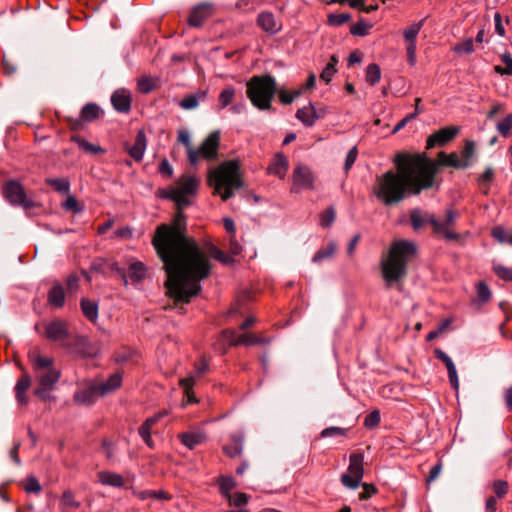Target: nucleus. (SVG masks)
Returning a JSON list of instances; mask_svg holds the SVG:
<instances>
[{
	"label": "nucleus",
	"mask_w": 512,
	"mask_h": 512,
	"mask_svg": "<svg viewBox=\"0 0 512 512\" xmlns=\"http://www.w3.org/2000/svg\"><path fill=\"white\" fill-rule=\"evenodd\" d=\"M153 246L163 263L167 292L176 302L189 303L201 291L200 282L210 275L212 264L197 242L186 235V219L182 210L171 225L156 228Z\"/></svg>",
	"instance_id": "obj_1"
},
{
	"label": "nucleus",
	"mask_w": 512,
	"mask_h": 512,
	"mask_svg": "<svg viewBox=\"0 0 512 512\" xmlns=\"http://www.w3.org/2000/svg\"><path fill=\"white\" fill-rule=\"evenodd\" d=\"M394 163L396 171L388 170L376 177L374 194L385 206L398 205L409 195H418L432 188L441 166L455 169L470 166L467 161H461L456 152L447 154L444 151L438 153L437 161L425 154H398Z\"/></svg>",
	"instance_id": "obj_2"
},
{
	"label": "nucleus",
	"mask_w": 512,
	"mask_h": 512,
	"mask_svg": "<svg viewBox=\"0 0 512 512\" xmlns=\"http://www.w3.org/2000/svg\"><path fill=\"white\" fill-rule=\"evenodd\" d=\"M417 253L416 245L407 240L394 241L389 255L381 262L382 277L387 288L399 284L407 275V264Z\"/></svg>",
	"instance_id": "obj_3"
},
{
	"label": "nucleus",
	"mask_w": 512,
	"mask_h": 512,
	"mask_svg": "<svg viewBox=\"0 0 512 512\" xmlns=\"http://www.w3.org/2000/svg\"><path fill=\"white\" fill-rule=\"evenodd\" d=\"M207 183L214 189L213 195H219L223 201L233 197L235 191L244 187L239 160L224 161L217 168H209Z\"/></svg>",
	"instance_id": "obj_4"
},
{
	"label": "nucleus",
	"mask_w": 512,
	"mask_h": 512,
	"mask_svg": "<svg viewBox=\"0 0 512 512\" xmlns=\"http://www.w3.org/2000/svg\"><path fill=\"white\" fill-rule=\"evenodd\" d=\"M28 357L39 385L34 393L40 399L45 400L58 382L61 376L60 370L55 367L52 357L41 355L37 349L30 351Z\"/></svg>",
	"instance_id": "obj_5"
},
{
	"label": "nucleus",
	"mask_w": 512,
	"mask_h": 512,
	"mask_svg": "<svg viewBox=\"0 0 512 512\" xmlns=\"http://www.w3.org/2000/svg\"><path fill=\"white\" fill-rule=\"evenodd\" d=\"M246 86L247 97L255 108L261 111L272 110V101L278 91L275 77L271 74L253 76Z\"/></svg>",
	"instance_id": "obj_6"
},
{
	"label": "nucleus",
	"mask_w": 512,
	"mask_h": 512,
	"mask_svg": "<svg viewBox=\"0 0 512 512\" xmlns=\"http://www.w3.org/2000/svg\"><path fill=\"white\" fill-rule=\"evenodd\" d=\"M121 383L122 376L119 373L112 374L106 381L89 380L78 387L74 400L78 404L90 406L101 397L118 389Z\"/></svg>",
	"instance_id": "obj_7"
},
{
	"label": "nucleus",
	"mask_w": 512,
	"mask_h": 512,
	"mask_svg": "<svg viewBox=\"0 0 512 512\" xmlns=\"http://www.w3.org/2000/svg\"><path fill=\"white\" fill-rule=\"evenodd\" d=\"M199 180L195 176L183 175L177 181V186H171L167 190L162 191V197L175 202L176 208L183 210L190 205L187 195L196 193Z\"/></svg>",
	"instance_id": "obj_8"
},
{
	"label": "nucleus",
	"mask_w": 512,
	"mask_h": 512,
	"mask_svg": "<svg viewBox=\"0 0 512 512\" xmlns=\"http://www.w3.org/2000/svg\"><path fill=\"white\" fill-rule=\"evenodd\" d=\"M364 456L362 453H353L349 457L347 473L341 475V483L349 489H357L364 475Z\"/></svg>",
	"instance_id": "obj_9"
},
{
	"label": "nucleus",
	"mask_w": 512,
	"mask_h": 512,
	"mask_svg": "<svg viewBox=\"0 0 512 512\" xmlns=\"http://www.w3.org/2000/svg\"><path fill=\"white\" fill-rule=\"evenodd\" d=\"M220 146V132H211L201 143V145L194 149L196 153L195 165L199 162L200 158L208 162H214L218 159V150Z\"/></svg>",
	"instance_id": "obj_10"
},
{
	"label": "nucleus",
	"mask_w": 512,
	"mask_h": 512,
	"mask_svg": "<svg viewBox=\"0 0 512 512\" xmlns=\"http://www.w3.org/2000/svg\"><path fill=\"white\" fill-rule=\"evenodd\" d=\"M4 195L10 204L20 206L25 210L35 206L34 201L28 198L24 188L17 181L12 180L5 184Z\"/></svg>",
	"instance_id": "obj_11"
},
{
	"label": "nucleus",
	"mask_w": 512,
	"mask_h": 512,
	"mask_svg": "<svg viewBox=\"0 0 512 512\" xmlns=\"http://www.w3.org/2000/svg\"><path fill=\"white\" fill-rule=\"evenodd\" d=\"M91 268L104 275L122 280L124 285L128 284L125 268L121 267L116 261H111L101 257L95 258L91 263Z\"/></svg>",
	"instance_id": "obj_12"
},
{
	"label": "nucleus",
	"mask_w": 512,
	"mask_h": 512,
	"mask_svg": "<svg viewBox=\"0 0 512 512\" xmlns=\"http://www.w3.org/2000/svg\"><path fill=\"white\" fill-rule=\"evenodd\" d=\"M313 182L314 176L311 169L306 165L299 164L293 171L292 192L298 193L302 189H312Z\"/></svg>",
	"instance_id": "obj_13"
},
{
	"label": "nucleus",
	"mask_w": 512,
	"mask_h": 512,
	"mask_svg": "<svg viewBox=\"0 0 512 512\" xmlns=\"http://www.w3.org/2000/svg\"><path fill=\"white\" fill-rule=\"evenodd\" d=\"M410 222L415 231L422 229L426 224H430L433 231L440 230L438 219L434 214L423 211L420 208H414L409 213Z\"/></svg>",
	"instance_id": "obj_14"
},
{
	"label": "nucleus",
	"mask_w": 512,
	"mask_h": 512,
	"mask_svg": "<svg viewBox=\"0 0 512 512\" xmlns=\"http://www.w3.org/2000/svg\"><path fill=\"white\" fill-rule=\"evenodd\" d=\"M45 336L55 342H60L63 345L69 338L67 325L64 321L55 319L45 325Z\"/></svg>",
	"instance_id": "obj_15"
},
{
	"label": "nucleus",
	"mask_w": 512,
	"mask_h": 512,
	"mask_svg": "<svg viewBox=\"0 0 512 512\" xmlns=\"http://www.w3.org/2000/svg\"><path fill=\"white\" fill-rule=\"evenodd\" d=\"M459 129L457 127L448 126L444 127L432 135H430L427 139L426 148L431 149L435 146H443L446 143L453 140L458 134Z\"/></svg>",
	"instance_id": "obj_16"
},
{
	"label": "nucleus",
	"mask_w": 512,
	"mask_h": 512,
	"mask_svg": "<svg viewBox=\"0 0 512 512\" xmlns=\"http://www.w3.org/2000/svg\"><path fill=\"white\" fill-rule=\"evenodd\" d=\"M222 337L225 338L230 346L237 345H256L262 344L263 339L252 334H243L238 336L234 329H225L222 331Z\"/></svg>",
	"instance_id": "obj_17"
},
{
	"label": "nucleus",
	"mask_w": 512,
	"mask_h": 512,
	"mask_svg": "<svg viewBox=\"0 0 512 512\" xmlns=\"http://www.w3.org/2000/svg\"><path fill=\"white\" fill-rule=\"evenodd\" d=\"M457 212L448 209L445 212V218L443 221L438 220V224L440 226V230L434 231L436 234H443L445 239L448 241L452 240H458L460 238V235L456 232H453L450 228L454 226L456 218H457Z\"/></svg>",
	"instance_id": "obj_18"
},
{
	"label": "nucleus",
	"mask_w": 512,
	"mask_h": 512,
	"mask_svg": "<svg viewBox=\"0 0 512 512\" xmlns=\"http://www.w3.org/2000/svg\"><path fill=\"white\" fill-rule=\"evenodd\" d=\"M213 13V7L208 3H201L193 8L189 16V24L193 27H200L203 22Z\"/></svg>",
	"instance_id": "obj_19"
},
{
	"label": "nucleus",
	"mask_w": 512,
	"mask_h": 512,
	"mask_svg": "<svg viewBox=\"0 0 512 512\" xmlns=\"http://www.w3.org/2000/svg\"><path fill=\"white\" fill-rule=\"evenodd\" d=\"M296 118L305 126L311 127L314 125L316 120L322 118V114H318L313 104L309 103L308 106L297 110Z\"/></svg>",
	"instance_id": "obj_20"
},
{
	"label": "nucleus",
	"mask_w": 512,
	"mask_h": 512,
	"mask_svg": "<svg viewBox=\"0 0 512 512\" xmlns=\"http://www.w3.org/2000/svg\"><path fill=\"white\" fill-rule=\"evenodd\" d=\"M257 24L265 32L270 34H276L280 27L277 26L274 15L271 12H261L257 17Z\"/></svg>",
	"instance_id": "obj_21"
},
{
	"label": "nucleus",
	"mask_w": 512,
	"mask_h": 512,
	"mask_svg": "<svg viewBox=\"0 0 512 512\" xmlns=\"http://www.w3.org/2000/svg\"><path fill=\"white\" fill-rule=\"evenodd\" d=\"M48 303L52 307L61 308L65 303V291L60 283H55L48 292Z\"/></svg>",
	"instance_id": "obj_22"
},
{
	"label": "nucleus",
	"mask_w": 512,
	"mask_h": 512,
	"mask_svg": "<svg viewBox=\"0 0 512 512\" xmlns=\"http://www.w3.org/2000/svg\"><path fill=\"white\" fill-rule=\"evenodd\" d=\"M164 413H159L153 417L148 418L140 427H139V435L142 437L144 442L152 448L154 446L153 440L150 435V430L152 425H154L160 417H162Z\"/></svg>",
	"instance_id": "obj_23"
},
{
	"label": "nucleus",
	"mask_w": 512,
	"mask_h": 512,
	"mask_svg": "<svg viewBox=\"0 0 512 512\" xmlns=\"http://www.w3.org/2000/svg\"><path fill=\"white\" fill-rule=\"evenodd\" d=\"M178 438L183 445L192 450L204 442L205 435L201 432H184L179 434Z\"/></svg>",
	"instance_id": "obj_24"
},
{
	"label": "nucleus",
	"mask_w": 512,
	"mask_h": 512,
	"mask_svg": "<svg viewBox=\"0 0 512 512\" xmlns=\"http://www.w3.org/2000/svg\"><path fill=\"white\" fill-rule=\"evenodd\" d=\"M146 149V136L144 131L140 130L136 136L135 143L130 147V158L140 161L143 158Z\"/></svg>",
	"instance_id": "obj_25"
},
{
	"label": "nucleus",
	"mask_w": 512,
	"mask_h": 512,
	"mask_svg": "<svg viewBox=\"0 0 512 512\" xmlns=\"http://www.w3.org/2000/svg\"><path fill=\"white\" fill-rule=\"evenodd\" d=\"M111 103L118 112H128V93L125 89L116 90L111 96Z\"/></svg>",
	"instance_id": "obj_26"
},
{
	"label": "nucleus",
	"mask_w": 512,
	"mask_h": 512,
	"mask_svg": "<svg viewBox=\"0 0 512 512\" xmlns=\"http://www.w3.org/2000/svg\"><path fill=\"white\" fill-rule=\"evenodd\" d=\"M288 169V161L286 157L278 153L275 155L272 164L268 167V171L272 174L277 175L280 178H283Z\"/></svg>",
	"instance_id": "obj_27"
},
{
	"label": "nucleus",
	"mask_w": 512,
	"mask_h": 512,
	"mask_svg": "<svg viewBox=\"0 0 512 512\" xmlns=\"http://www.w3.org/2000/svg\"><path fill=\"white\" fill-rule=\"evenodd\" d=\"M31 377L29 374L25 373L21 376V378L17 381L15 386L16 399L19 403L25 404L27 402L25 393L30 387Z\"/></svg>",
	"instance_id": "obj_28"
},
{
	"label": "nucleus",
	"mask_w": 512,
	"mask_h": 512,
	"mask_svg": "<svg viewBox=\"0 0 512 512\" xmlns=\"http://www.w3.org/2000/svg\"><path fill=\"white\" fill-rule=\"evenodd\" d=\"M178 142L183 144L187 150V157L191 165H195L196 153L194 152L190 134L185 129L178 130Z\"/></svg>",
	"instance_id": "obj_29"
},
{
	"label": "nucleus",
	"mask_w": 512,
	"mask_h": 512,
	"mask_svg": "<svg viewBox=\"0 0 512 512\" xmlns=\"http://www.w3.org/2000/svg\"><path fill=\"white\" fill-rule=\"evenodd\" d=\"M202 251L206 255L207 259H209V257H212L226 265L231 264L233 262V260L230 256L226 255L223 251H221L219 248H217L212 243H208L206 245V250L202 249ZM208 261L210 262V260H208Z\"/></svg>",
	"instance_id": "obj_30"
},
{
	"label": "nucleus",
	"mask_w": 512,
	"mask_h": 512,
	"mask_svg": "<svg viewBox=\"0 0 512 512\" xmlns=\"http://www.w3.org/2000/svg\"><path fill=\"white\" fill-rule=\"evenodd\" d=\"M231 443L234 444V452L229 451V446L225 445L223 451L229 457H236L242 454L244 434L242 432H236L230 437Z\"/></svg>",
	"instance_id": "obj_31"
},
{
	"label": "nucleus",
	"mask_w": 512,
	"mask_h": 512,
	"mask_svg": "<svg viewBox=\"0 0 512 512\" xmlns=\"http://www.w3.org/2000/svg\"><path fill=\"white\" fill-rule=\"evenodd\" d=\"M337 250V244L330 242L326 246L321 247L313 256L312 261L314 263H321L325 260L331 259Z\"/></svg>",
	"instance_id": "obj_32"
},
{
	"label": "nucleus",
	"mask_w": 512,
	"mask_h": 512,
	"mask_svg": "<svg viewBox=\"0 0 512 512\" xmlns=\"http://www.w3.org/2000/svg\"><path fill=\"white\" fill-rule=\"evenodd\" d=\"M81 310L84 316L91 322L96 321L98 317V305L96 302L82 298L80 302Z\"/></svg>",
	"instance_id": "obj_33"
},
{
	"label": "nucleus",
	"mask_w": 512,
	"mask_h": 512,
	"mask_svg": "<svg viewBox=\"0 0 512 512\" xmlns=\"http://www.w3.org/2000/svg\"><path fill=\"white\" fill-rule=\"evenodd\" d=\"M99 481L104 485H110L113 487H121L124 484L123 478L112 472H99L98 473Z\"/></svg>",
	"instance_id": "obj_34"
},
{
	"label": "nucleus",
	"mask_w": 512,
	"mask_h": 512,
	"mask_svg": "<svg viewBox=\"0 0 512 512\" xmlns=\"http://www.w3.org/2000/svg\"><path fill=\"white\" fill-rule=\"evenodd\" d=\"M103 114V111L100 109V107L94 103H88L86 104L81 111V117L85 121H93L97 118H99Z\"/></svg>",
	"instance_id": "obj_35"
},
{
	"label": "nucleus",
	"mask_w": 512,
	"mask_h": 512,
	"mask_svg": "<svg viewBox=\"0 0 512 512\" xmlns=\"http://www.w3.org/2000/svg\"><path fill=\"white\" fill-rule=\"evenodd\" d=\"M206 96L205 92L199 94H190L185 96L179 103L180 107L185 110H192L198 107L199 99H204Z\"/></svg>",
	"instance_id": "obj_36"
},
{
	"label": "nucleus",
	"mask_w": 512,
	"mask_h": 512,
	"mask_svg": "<svg viewBox=\"0 0 512 512\" xmlns=\"http://www.w3.org/2000/svg\"><path fill=\"white\" fill-rule=\"evenodd\" d=\"M45 181L58 193L67 194L70 190V182L66 178H47Z\"/></svg>",
	"instance_id": "obj_37"
},
{
	"label": "nucleus",
	"mask_w": 512,
	"mask_h": 512,
	"mask_svg": "<svg viewBox=\"0 0 512 512\" xmlns=\"http://www.w3.org/2000/svg\"><path fill=\"white\" fill-rule=\"evenodd\" d=\"M194 383L195 380L192 376L180 380V386L183 388L184 394L187 397L189 403L197 402L195 395L192 391Z\"/></svg>",
	"instance_id": "obj_38"
},
{
	"label": "nucleus",
	"mask_w": 512,
	"mask_h": 512,
	"mask_svg": "<svg viewBox=\"0 0 512 512\" xmlns=\"http://www.w3.org/2000/svg\"><path fill=\"white\" fill-rule=\"evenodd\" d=\"M381 78L380 67L376 63H371L366 68V81L374 86Z\"/></svg>",
	"instance_id": "obj_39"
},
{
	"label": "nucleus",
	"mask_w": 512,
	"mask_h": 512,
	"mask_svg": "<svg viewBox=\"0 0 512 512\" xmlns=\"http://www.w3.org/2000/svg\"><path fill=\"white\" fill-rule=\"evenodd\" d=\"M371 28L372 24L361 18L356 24L351 26L350 33L354 36L363 37L368 34V31Z\"/></svg>",
	"instance_id": "obj_40"
},
{
	"label": "nucleus",
	"mask_w": 512,
	"mask_h": 512,
	"mask_svg": "<svg viewBox=\"0 0 512 512\" xmlns=\"http://www.w3.org/2000/svg\"><path fill=\"white\" fill-rule=\"evenodd\" d=\"M476 154V144L472 140H466L463 151L461 152V161H467L471 164L472 158Z\"/></svg>",
	"instance_id": "obj_41"
},
{
	"label": "nucleus",
	"mask_w": 512,
	"mask_h": 512,
	"mask_svg": "<svg viewBox=\"0 0 512 512\" xmlns=\"http://www.w3.org/2000/svg\"><path fill=\"white\" fill-rule=\"evenodd\" d=\"M423 22L424 20H421L418 23H415L408 27L407 29H405L403 35L405 40L408 41V43L415 42V39L423 26Z\"/></svg>",
	"instance_id": "obj_42"
},
{
	"label": "nucleus",
	"mask_w": 512,
	"mask_h": 512,
	"mask_svg": "<svg viewBox=\"0 0 512 512\" xmlns=\"http://www.w3.org/2000/svg\"><path fill=\"white\" fill-rule=\"evenodd\" d=\"M155 87V81L150 77H142L137 82L138 91L144 94L151 92Z\"/></svg>",
	"instance_id": "obj_43"
},
{
	"label": "nucleus",
	"mask_w": 512,
	"mask_h": 512,
	"mask_svg": "<svg viewBox=\"0 0 512 512\" xmlns=\"http://www.w3.org/2000/svg\"><path fill=\"white\" fill-rule=\"evenodd\" d=\"M336 217V212L333 206L328 207L325 211L322 212L320 218V225L322 227H329L332 225Z\"/></svg>",
	"instance_id": "obj_44"
},
{
	"label": "nucleus",
	"mask_w": 512,
	"mask_h": 512,
	"mask_svg": "<svg viewBox=\"0 0 512 512\" xmlns=\"http://www.w3.org/2000/svg\"><path fill=\"white\" fill-rule=\"evenodd\" d=\"M145 276V267L141 262H130V279L139 281Z\"/></svg>",
	"instance_id": "obj_45"
},
{
	"label": "nucleus",
	"mask_w": 512,
	"mask_h": 512,
	"mask_svg": "<svg viewBox=\"0 0 512 512\" xmlns=\"http://www.w3.org/2000/svg\"><path fill=\"white\" fill-rule=\"evenodd\" d=\"M494 178V170L492 167H487L484 173L479 178V184L484 190V193L487 194L489 191V184Z\"/></svg>",
	"instance_id": "obj_46"
},
{
	"label": "nucleus",
	"mask_w": 512,
	"mask_h": 512,
	"mask_svg": "<svg viewBox=\"0 0 512 512\" xmlns=\"http://www.w3.org/2000/svg\"><path fill=\"white\" fill-rule=\"evenodd\" d=\"M279 96V100L284 105L291 104L295 98L299 97L302 94L301 90H296L293 93H288L287 91L283 89H278L277 93Z\"/></svg>",
	"instance_id": "obj_47"
},
{
	"label": "nucleus",
	"mask_w": 512,
	"mask_h": 512,
	"mask_svg": "<svg viewBox=\"0 0 512 512\" xmlns=\"http://www.w3.org/2000/svg\"><path fill=\"white\" fill-rule=\"evenodd\" d=\"M235 96V89L233 87L225 88L219 95V101L221 108H225L230 105Z\"/></svg>",
	"instance_id": "obj_48"
},
{
	"label": "nucleus",
	"mask_w": 512,
	"mask_h": 512,
	"mask_svg": "<svg viewBox=\"0 0 512 512\" xmlns=\"http://www.w3.org/2000/svg\"><path fill=\"white\" fill-rule=\"evenodd\" d=\"M498 132L504 137H508L512 129V114H508L496 126Z\"/></svg>",
	"instance_id": "obj_49"
},
{
	"label": "nucleus",
	"mask_w": 512,
	"mask_h": 512,
	"mask_svg": "<svg viewBox=\"0 0 512 512\" xmlns=\"http://www.w3.org/2000/svg\"><path fill=\"white\" fill-rule=\"evenodd\" d=\"M62 207L65 210L72 211L75 214L80 213L83 210V207L80 205L78 200L72 195L67 197V199L63 202Z\"/></svg>",
	"instance_id": "obj_50"
},
{
	"label": "nucleus",
	"mask_w": 512,
	"mask_h": 512,
	"mask_svg": "<svg viewBox=\"0 0 512 512\" xmlns=\"http://www.w3.org/2000/svg\"><path fill=\"white\" fill-rule=\"evenodd\" d=\"M351 20V15L348 13L335 14L331 13L328 15V24L331 26H340Z\"/></svg>",
	"instance_id": "obj_51"
},
{
	"label": "nucleus",
	"mask_w": 512,
	"mask_h": 512,
	"mask_svg": "<svg viewBox=\"0 0 512 512\" xmlns=\"http://www.w3.org/2000/svg\"><path fill=\"white\" fill-rule=\"evenodd\" d=\"M23 487L27 493H39L41 491V485L34 476H28L23 483Z\"/></svg>",
	"instance_id": "obj_52"
},
{
	"label": "nucleus",
	"mask_w": 512,
	"mask_h": 512,
	"mask_svg": "<svg viewBox=\"0 0 512 512\" xmlns=\"http://www.w3.org/2000/svg\"><path fill=\"white\" fill-rule=\"evenodd\" d=\"M381 420L380 411L373 410L364 419V426L368 429L376 428Z\"/></svg>",
	"instance_id": "obj_53"
},
{
	"label": "nucleus",
	"mask_w": 512,
	"mask_h": 512,
	"mask_svg": "<svg viewBox=\"0 0 512 512\" xmlns=\"http://www.w3.org/2000/svg\"><path fill=\"white\" fill-rule=\"evenodd\" d=\"M493 271L501 279L505 281H512V268H508L500 264H494Z\"/></svg>",
	"instance_id": "obj_54"
},
{
	"label": "nucleus",
	"mask_w": 512,
	"mask_h": 512,
	"mask_svg": "<svg viewBox=\"0 0 512 512\" xmlns=\"http://www.w3.org/2000/svg\"><path fill=\"white\" fill-rule=\"evenodd\" d=\"M454 51L457 53L470 54L474 51V43L472 38H467L464 41L458 43L454 47Z\"/></svg>",
	"instance_id": "obj_55"
},
{
	"label": "nucleus",
	"mask_w": 512,
	"mask_h": 512,
	"mask_svg": "<svg viewBox=\"0 0 512 512\" xmlns=\"http://www.w3.org/2000/svg\"><path fill=\"white\" fill-rule=\"evenodd\" d=\"M477 297L481 302H488L491 298V291L483 281L477 284Z\"/></svg>",
	"instance_id": "obj_56"
},
{
	"label": "nucleus",
	"mask_w": 512,
	"mask_h": 512,
	"mask_svg": "<svg viewBox=\"0 0 512 512\" xmlns=\"http://www.w3.org/2000/svg\"><path fill=\"white\" fill-rule=\"evenodd\" d=\"M73 141H75L78 146L83 149L85 152H88V153H97L98 151H100V148L98 146H95L89 142H87L86 140H84L83 138L81 137H73Z\"/></svg>",
	"instance_id": "obj_57"
},
{
	"label": "nucleus",
	"mask_w": 512,
	"mask_h": 512,
	"mask_svg": "<svg viewBox=\"0 0 512 512\" xmlns=\"http://www.w3.org/2000/svg\"><path fill=\"white\" fill-rule=\"evenodd\" d=\"M346 433H347V429H345V428L331 426V427H328V428H325L324 430H322L320 435H321V437L325 438V437L344 436V435H346Z\"/></svg>",
	"instance_id": "obj_58"
},
{
	"label": "nucleus",
	"mask_w": 512,
	"mask_h": 512,
	"mask_svg": "<svg viewBox=\"0 0 512 512\" xmlns=\"http://www.w3.org/2000/svg\"><path fill=\"white\" fill-rule=\"evenodd\" d=\"M248 501V496L245 493H235L234 495H229L230 505H234L236 507H242Z\"/></svg>",
	"instance_id": "obj_59"
},
{
	"label": "nucleus",
	"mask_w": 512,
	"mask_h": 512,
	"mask_svg": "<svg viewBox=\"0 0 512 512\" xmlns=\"http://www.w3.org/2000/svg\"><path fill=\"white\" fill-rule=\"evenodd\" d=\"M493 490L496 493L497 497L502 498L508 492V483L504 480H496L493 483Z\"/></svg>",
	"instance_id": "obj_60"
},
{
	"label": "nucleus",
	"mask_w": 512,
	"mask_h": 512,
	"mask_svg": "<svg viewBox=\"0 0 512 512\" xmlns=\"http://www.w3.org/2000/svg\"><path fill=\"white\" fill-rule=\"evenodd\" d=\"M357 155H358V150L354 146L349 150V152L346 156V159H345L344 170L346 173L351 169V167L355 163Z\"/></svg>",
	"instance_id": "obj_61"
},
{
	"label": "nucleus",
	"mask_w": 512,
	"mask_h": 512,
	"mask_svg": "<svg viewBox=\"0 0 512 512\" xmlns=\"http://www.w3.org/2000/svg\"><path fill=\"white\" fill-rule=\"evenodd\" d=\"M363 492L359 494L360 500H367L377 492V488L373 484L363 483Z\"/></svg>",
	"instance_id": "obj_62"
},
{
	"label": "nucleus",
	"mask_w": 512,
	"mask_h": 512,
	"mask_svg": "<svg viewBox=\"0 0 512 512\" xmlns=\"http://www.w3.org/2000/svg\"><path fill=\"white\" fill-rule=\"evenodd\" d=\"M434 354L437 359H439L440 361H442L445 364L447 369H449V367L455 366L452 359L443 350L436 348L434 350Z\"/></svg>",
	"instance_id": "obj_63"
},
{
	"label": "nucleus",
	"mask_w": 512,
	"mask_h": 512,
	"mask_svg": "<svg viewBox=\"0 0 512 512\" xmlns=\"http://www.w3.org/2000/svg\"><path fill=\"white\" fill-rule=\"evenodd\" d=\"M236 483L231 477H222L220 480V488L223 493L228 494L235 487Z\"/></svg>",
	"instance_id": "obj_64"
}]
</instances>
